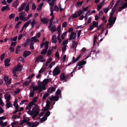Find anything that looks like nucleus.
Returning <instances> with one entry per match:
<instances>
[{
    "instance_id": "obj_57",
    "label": "nucleus",
    "mask_w": 127,
    "mask_h": 127,
    "mask_svg": "<svg viewBox=\"0 0 127 127\" xmlns=\"http://www.w3.org/2000/svg\"><path fill=\"white\" fill-rule=\"evenodd\" d=\"M36 9V5H35L34 3H33L32 5V10H35Z\"/></svg>"
},
{
    "instance_id": "obj_54",
    "label": "nucleus",
    "mask_w": 127,
    "mask_h": 127,
    "mask_svg": "<svg viewBox=\"0 0 127 127\" xmlns=\"http://www.w3.org/2000/svg\"><path fill=\"white\" fill-rule=\"evenodd\" d=\"M20 116L18 115H14L12 116V119L13 120H16V119H20Z\"/></svg>"
},
{
    "instance_id": "obj_22",
    "label": "nucleus",
    "mask_w": 127,
    "mask_h": 127,
    "mask_svg": "<svg viewBox=\"0 0 127 127\" xmlns=\"http://www.w3.org/2000/svg\"><path fill=\"white\" fill-rule=\"evenodd\" d=\"M31 82H32V80L30 79L29 81H26L24 82L23 83V84L24 86H29V85H30V83H31Z\"/></svg>"
},
{
    "instance_id": "obj_39",
    "label": "nucleus",
    "mask_w": 127,
    "mask_h": 127,
    "mask_svg": "<svg viewBox=\"0 0 127 127\" xmlns=\"http://www.w3.org/2000/svg\"><path fill=\"white\" fill-rule=\"evenodd\" d=\"M15 17V13H11L9 15V19H11L12 18H14Z\"/></svg>"
},
{
    "instance_id": "obj_32",
    "label": "nucleus",
    "mask_w": 127,
    "mask_h": 127,
    "mask_svg": "<svg viewBox=\"0 0 127 127\" xmlns=\"http://www.w3.org/2000/svg\"><path fill=\"white\" fill-rule=\"evenodd\" d=\"M30 49H31V50H33V49H34V42H31L30 43Z\"/></svg>"
},
{
    "instance_id": "obj_42",
    "label": "nucleus",
    "mask_w": 127,
    "mask_h": 127,
    "mask_svg": "<svg viewBox=\"0 0 127 127\" xmlns=\"http://www.w3.org/2000/svg\"><path fill=\"white\" fill-rule=\"evenodd\" d=\"M56 30H57L56 26L55 25L53 27H52L51 29V31L52 32H55Z\"/></svg>"
},
{
    "instance_id": "obj_37",
    "label": "nucleus",
    "mask_w": 127,
    "mask_h": 127,
    "mask_svg": "<svg viewBox=\"0 0 127 127\" xmlns=\"http://www.w3.org/2000/svg\"><path fill=\"white\" fill-rule=\"evenodd\" d=\"M47 120V117H43L40 120V122L41 123H43V122H45Z\"/></svg>"
},
{
    "instance_id": "obj_49",
    "label": "nucleus",
    "mask_w": 127,
    "mask_h": 127,
    "mask_svg": "<svg viewBox=\"0 0 127 127\" xmlns=\"http://www.w3.org/2000/svg\"><path fill=\"white\" fill-rule=\"evenodd\" d=\"M55 64V62H52L50 64L49 68H50V69H51V68H52V67H53V66H54Z\"/></svg>"
},
{
    "instance_id": "obj_6",
    "label": "nucleus",
    "mask_w": 127,
    "mask_h": 127,
    "mask_svg": "<svg viewBox=\"0 0 127 127\" xmlns=\"http://www.w3.org/2000/svg\"><path fill=\"white\" fill-rule=\"evenodd\" d=\"M41 62L42 63H44L45 62L46 60H44V56L41 55L37 57L35 60V63H38V62Z\"/></svg>"
},
{
    "instance_id": "obj_30",
    "label": "nucleus",
    "mask_w": 127,
    "mask_h": 127,
    "mask_svg": "<svg viewBox=\"0 0 127 127\" xmlns=\"http://www.w3.org/2000/svg\"><path fill=\"white\" fill-rule=\"evenodd\" d=\"M22 23V21H19L16 24L15 26V29H17V28H18V26H19V25H20V24H21Z\"/></svg>"
},
{
    "instance_id": "obj_2",
    "label": "nucleus",
    "mask_w": 127,
    "mask_h": 127,
    "mask_svg": "<svg viewBox=\"0 0 127 127\" xmlns=\"http://www.w3.org/2000/svg\"><path fill=\"white\" fill-rule=\"evenodd\" d=\"M26 123V125L28 126V127H36L37 125L36 124L34 123H31V122H29L28 120L26 119H24L21 123L19 124L20 126H21V125H23V124Z\"/></svg>"
},
{
    "instance_id": "obj_56",
    "label": "nucleus",
    "mask_w": 127,
    "mask_h": 127,
    "mask_svg": "<svg viewBox=\"0 0 127 127\" xmlns=\"http://www.w3.org/2000/svg\"><path fill=\"white\" fill-rule=\"evenodd\" d=\"M35 76V74L32 73L31 75H30L28 77L27 79H31L32 78H33Z\"/></svg>"
},
{
    "instance_id": "obj_20",
    "label": "nucleus",
    "mask_w": 127,
    "mask_h": 127,
    "mask_svg": "<svg viewBox=\"0 0 127 127\" xmlns=\"http://www.w3.org/2000/svg\"><path fill=\"white\" fill-rule=\"evenodd\" d=\"M52 51H53V48H52L51 47H50L48 51V52H47V54L46 56L48 57H49V56H50L51 55V53H52Z\"/></svg>"
},
{
    "instance_id": "obj_16",
    "label": "nucleus",
    "mask_w": 127,
    "mask_h": 127,
    "mask_svg": "<svg viewBox=\"0 0 127 127\" xmlns=\"http://www.w3.org/2000/svg\"><path fill=\"white\" fill-rule=\"evenodd\" d=\"M41 22L44 24H47L49 22V20L47 18H41Z\"/></svg>"
},
{
    "instance_id": "obj_59",
    "label": "nucleus",
    "mask_w": 127,
    "mask_h": 127,
    "mask_svg": "<svg viewBox=\"0 0 127 127\" xmlns=\"http://www.w3.org/2000/svg\"><path fill=\"white\" fill-rule=\"evenodd\" d=\"M15 68L18 71H21V65H17Z\"/></svg>"
},
{
    "instance_id": "obj_61",
    "label": "nucleus",
    "mask_w": 127,
    "mask_h": 127,
    "mask_svg": "<svg viewBox=\"0 0 127 127\" xmlns=\"http://www.w3.org/2000/svg\"><path fill=\"white\" fill-rule=\"evenodd\" d=\"M17 40V36H16L14 38H11L10 40V41H16Z\"/></svg>"
},
{
    "instance_id": "obj_40",
    "label": "nucleus",
    "mask_w": 127,
    "mask_h": 127,
    "mask_svg": "<svg viewBox=\"0 0 127 127\" xmlns=\"http://www.w3.org/2000/svg\"><path fill=\"white\" fill-rule=\"evenodd\" d=\"M83 12L84 11L83 10H81V9H80L78 11H77V15L78 16H80L81 14H83Z\"/></svg>"
},
{
    "instance_id": "obj_23",
    "label": "nucleus",
    "mask_w": 127,
    "mask_h": 127,
    "mask_svg": "<svg viewBox=\"0 0 127 127\" xmlns=\"http://www.w3.org/2000/svg\"><path fill=\"white\" fill-rule=\"evenodd\" d=\"M85 64H86V61L82 60L78 63L77 66H81L85 65Z\"/></svg>"
},
{
    "instance_id": "obj_52",
    "label": "nucleus",
    "mask_w": 127,
    "mask_h": 127,
    "mask_svg": "<svg viewBox=\"0 0 127 127\" xmlns=\"http://www.w3.org/2000/svg\"><path fill=\"white\" fill-rule=\"evenodd\" d=\"M55 56L57 58H58V60L60 59V57L59 56V52L58 51L55 53Z\"/></svg>"
},
{
    "instance_id": "obj_8",
    "label": "nucleus",
    "mask_w": 127,
    "mask_h": 127,
    "mask_svg": "<svg viewBox=\"0 0 127 127\" xmlns=\"http://www.w3.org/2000/svg\"><path fill=\"white\" fill-rule=\"evenodd\" d=\"M60 72L61 70L60 69H59V67H56L53 71V76H57V75L60 74Z\"/></svg>"
},
{
    "instance_id": "obj_10",
    "label": "nucleus",
    "mask_w": 127,
    "mask_h": 127,
    "mask_svg": "<svg viewBox=\"0 0 127 127\" xmlns=\"http://www.w3.org/2000/svg\"><path fill=\"white\" fill-rule=\"evenodd\" d=\"M73 39V40H75L76 39V33L74 32H72L70 33V35H69V38L68 39L69 40H72Z\"/></svg>"
},
{
    "instance_id": "obj_44",
    "label": "nucleus",
    "mask_w": 127,
    "mask_h": 127,
    "mask_svg": "<svg viewBox=\"0 0 127 127\" xmlns=\"http://www.w3.org/2000/svg\"><path fill=\"white\" fill-rule=\"evenodd\" d=\"M34 96V91H30L29 98H33Z\"/></svg>"
},
{
    "instance_id": "obj_17",
    "label": "nucleus",
    "mask_w": 127,
    "mask_h": 127,
    "mask_svg": "<svg viewBox=\"0 0 127 127\" xmlns=\"http://www.w3.org/2000/svg\"><path fill=\"white\" fill-rule=\"evenodd\" d=\"M30 54H31V51H25L23 53V56H24V58H26V57H27V56H29V55H30Z\"/></svg>"
},
{
    "instance_id": "obj_45",
    "label": "nucleus",
    "mask_w": 127,
    "mask_h": 127,
    "mask_svg": "<svg viewBox=\"0 0 127 127\" xmlns=\"http://www.w3.org/2000/svg\"><path fill=\"white\" fill-rule=\"evenodd\" d=\"M100 18L103 20L104 23H107V20L106 19V17H105L104 15H103V17H100Z\"/></svg>"
},
{
    "instance_id": "obj_55",
    "label": "nucleus",
    "mask_w": 127,
    "mask_h": 127,
    "mask_svg": "<svg viewBox=\"0 0 127 127\" xmlns=\"http://www.w3.org/2000/svg\"><path fill=\"white\" fill-rule=\"evenodd\" d=\"M25 11L26 12H28L29 11V4L28 3L25 7Z\"/></svg>"
},
{
    "instance_id": "obj_15",
    "label": "nucleus",
    "mask_w": 127,
    "mask_h": 127,
    "mask_svg": "<svg viewBox=\"0 0 127 127\" xmlns=\"http://www.w3.org/2000/svg\"><path fill=\"white\" fill-rule=\"evenodd\" d=\"M9 6V4H7L6 6H3L1 8V11H4V10H6L8 11V10H10V8L9 7H8Z\"/></svg>"
},
{
    "instance_id": "obj_43",
    "label": "nucleus",
    "mask_w": 127,
    "mask_h": 127,
    "mask_svg": "<svg viewBox=\"0 0 127 127\" xmlns=\"http://www.w3.org/2000/svg\"><path fill=\"white\" fill-rule=\"evenodd\" d=\"M66 34H67V32H65L64 33L62 34L61 38L63 40H64V39H65V36Z\"/></svg>"
},
{
    "instance_id": "obj_13",
    "label": "nucleus",
    "mask_w": 127,
    "mask_h": 127,
    "mask_svg": "<svg viewBox=\"0 0 127 127\" xmlns=\"http://www.w3.org/2000/svg\"><path fill=\"white\" fill-rule=\"evenodd\" d=\"M9 62H10V59L7 58L4 60V63L5 67H9V66H10Z\"/></svg>"
},
{
    "instance_id": "obj_51",
    "label": "nucleus",
    "mask_w": 127,
    "mask_h": 127,
    "mask_svg": "<svg viewBox=\"0 0 127 127\" xmlns=\"http://www.w3.org/2000/svg\"><path fill=\"white\" fill-rule=\"evenodd\" d=\"M47 53V51L44 49H43L42 51L41 52L42 55H45Z\"/></svg>"
},
{
    "instance_id": "obj_4",
    "label": "nucleus",
    "mask_w": 127,
    "mask_h": 127,
    "mask_svg": "<svg viewBox=\"0 0 127 127\" xmlns=\"http://www.w3.org/2000/svg\"><path fill=\"white\" fill-rule=\"evenodd\" d=\"M33 91L34 92V91H39V93H41L42 92V90H43L42 88V85L38 83V86H33L32 87Z\"/></svg>"
},
{
    "instance_id": "obj_34",
    "label": "nucleus",
    "mask_w": 127,
    "mask_h": 127,
    "mask_svg": "<svg viewBox=\"0 0 127 127\" xmlns=\"http://www.w3.org/2000/svg\"><path fill=\"white\" fill-rule=\"evenodd\" d=\"M48 96H49V93H45L42 98V101H44L46 99V98L48 97Z\"/></svg>"
},
{
    "instance_id": "obj_26",
    "label": "nucleus",
    "mask_w": 127,
    "mask_h": 127,
    "mask_svg": "<svg viewBox=\"0 0 127 127\" xmlns=\"http://www.w3.org/2000/svg\"><path fill=\"white\" fill-rule=\"evenodd\" d=\"M43 4H44V3H43V2L39 4L38 5V7L37 8V10H41V9H42V6H43Z\"/></svg>"
},
{
    "instance_id": "obj_25",
    "label": "nucleus",
    "mask_w": 127,
    "mask_h": 127,
    "mask_svg": "<svg viewBox=\"0 0 127 127\" xmlns=\"http://www.w3.org/2000/svg\"><path fill=\"white\" fill-rule=\"evenodd\" d=\"M116 10H117V8H114V7H113V9H112V12L110 14V18H111V17L113 18V15H114V13H115V12L116 11Z\"/></svg>"
},
{
    "instance_id": "obj_46",
    "label": "nucleus",
    "mask_w": 127,
    "mask_h": 127,
    "mask_svg": "<svg viewBox=\"0 0 127 127\" xmlns=\"http://www.w3.org/2000/svg\"><path fill=\"white\" fill-rule=\"evenodd\" d=\"M10 84H11V80L10 79H8L6 82V86L8 88V86Z\"/></svg>"
},
{
    "instance_id": "obj_18",
    "label": "nucleus",
    "mask_w": 127,
    "mask_h": 127,
    "mask_svg": "<svg viewBox=\"0 0 127 127\" xmlns=\"http://www.w3.org/2000/svg\"><path fill=\"white\" fill-rule=\"evenodd\" d=\"M55 90H56V88L54 87H50L48 89V92L49 94H52L53 92H55Z\"/></svg>"
},
{
    "instance_id": "obj_7",
    "label": "nucleus",
    "mask_w": 127,
    "mask_h": 127,
    "mask_svg": "<svg viewBox=\"0 0 127 127\" xmlns=\"http://www.w3.org/2000/svg\"><path fill=\"white\" fill-rule=\"evenodd\" d=\"M33 106H35L36 110H37V105L32 102V101L30 102L28 106H26V110H31V107H33Z\"/></svg>"
},
{
    "instance_id": "obj_60",
    "label": "nucleus",
    "mask_w": 127,
    "mask_h": 127,
    "mask_svg": "<svg viewBox=\"0 0 127 127\" xmlns=\"http://www.w3.org/2000/svg\"><path fill=\"white\" fill-rule=\"evenodd\" d=\"M38 99V97H34L33 99H32V103H36V102H37V99Z\"/></svg>"
},
{
    "instance_id": "obj_58",
    "label": "nucleus",
    "mask_w": 127,
    "mask_h": 127,
    "mask_svg": "<svg viewBox=\"0 0 127 127\" xmlns=\"http://www.w3.org/2000/svg\"><path fill=\"white\" fill-rule=\"evenodd\" d=\"M83 2H84V1H81L79 2H77L76 3L77 5H78V6H81V5H82V4H83Z\"/></svg>"
},
{
    "instance_id": "obj_41",
    "label": "nucleus",
    "mask_w": 127,
    "mask_h": 127,
    "mask_svg": "<svg viewBox=\"0 0 127 127\" xmlns=\"http://www.w3.org/2000/svg\"><path fill=\"white\" fill-rule=\"evenodd\" d=\"M109 8H110V6H109V7H107L106 8H103L104 12H105V13H108V11H109Z\"/></svg>"
},
{
    "instance_id": "obj_63",
    "label": "nucleus",
    "mask_w": 127,
    "mask_h": 127,
    "mask_svg": "<svg viewBox=\"0 0 127 127\" xmlns=\"http://www.w3.org/2000/svg\"><path fill=\"white\" fill-rule=\"evenodd\" d=\"M68 40H69V39H67V40L63 41V44L64 46H65V45H66V44H68Z\"/></svg>"
},
{
    "instance_id": "obj_33",
    "label": "nucleus",
    "mask_w": 127,
    "mask_h": 127,
    "mask_svg": "<svg viewBox=\"0 0 127 127\" xmlns=\"http://www.w3.org/2000/svg\"><path fill=\"white\" fill-rule=\"evenodd\" d=\"M20 48H21V46H18L16 48V54H18V53H19L18 51H20Z\"/></svg>"
},
{
    "instance_id": "obj_21",
    "label": "nucleus",
    "mask_w": 127,
    "mask_h": 127,
    "mask_svg": "<svg viewBox=\"0 0 127 127\" xmlns=\"http://www.w3.org/2000/svg\"><path fill=\"white\" fill-rule=\"evenodd\" d=\"M31 23V20H29L24 24V25H23V27H24V28L25 27L26 28V27H27L28 25H29V24H30Z\"/></svg>"
},
{
    "instance_id": "obj_24",
    "label": "nucleus",
    "mask_w": 127,
    "mask_h": 127,
    "mask_svg": "<svg viewBox=\"0 0 127 127\" xmlns=\"http://www.w3.org/2000/svg\"><path fill=\"white\" fill-rule=\"evenodd\" d=\"M77 42L75 41H72L71 48H74V47H77Z\"/></svg>"
},
{
    "instance_id": "obj_31",
    "label": "nucleus",
    "mask_w": 127,
    "mask_h": 127,
    "mask_svg": "<svg viewBox=\"0 0 127 127\" xmlns=\"http://www.w3.org/2000/svg\"><path fill=\"white\" fill-rule=\"evenodd\" d=\"M52 61V58H50V59L49 60H48L46 62V66H48V64L50 63H51Z\"/></svg>"
},
{
    "instance_id": "obj_38",
    "label": "nucleus",
    "mask_w": 127,
    "mask_h": 127,
    "mask_svg": "<svg viewBox=\"0 0 127 127\" xmlns=\"http://www.w3.org/2000/svg\"><path fill=\"white\" fill-rule=\"evenodd\" d=\"M21 89L19 88H18L16 89V90L14 92L15 95H17V94H19L20 93Z\"/></svg>"
},
{
    "instance_id": "obj_27",
    "label": "nucleus",
    "mask_w": 127,
    "mask_h": 127,
    "mask_svg": "<svg viewBox=\"0 0 127 127\" xmlns=\"http://www.w3.org/2000/svg\"><path fill=\"white\" fill-rule=\"evenodd\" d=\"M19 17L20 20H22V21H26L25 20L26 19L25 16L19 15Z\"/></svg>"
},
{
    "instance_id": "obj_3",
    "label": "nucleus",
    "mask_w": 127,
    "mask_h": 127,
    "mask_svg": "<svg viewBox=\"0 0 127 127\" xmlns=\"http://www.w3.org/2000/svg\"><path fill=\"white\" fill-rule=\"evenodd\" d=\"M48 83H49V79L48 78L45 79L43 82L40 81V80L38 81V83L42 85L43 90H45V87H46V85H47Z\"/></svg>"
},
{
    "instance_id": "obj_12",
    "label": "nucleus",
    "mask_w": 127,
    "mask_h": 127,
    "mask_svg": "<svg viewBox=\"0 0 127 127\" xmlns=\"http://www.w3.org/2000/svg\"><path fill=\"white\" fill-rule=\"evenodd\" d=\"M25 6H26V3L24 2L23 4H22L20 7L18 8V11L19 12H21V11H22L24 8H25Z\"/></svg>"
},
{
    "instance_id": "obj_9",
    "label": "nucleus",
    "mask_w": 127,
    "mask_h": 127,
    "mask_svg": "<svg viewBox=\"0 0 127 127\" xmlns=\"http://www.w3.org/2000/svg\"><path fill=\"white\" fill-rule=\"evenodd\" d=\"M60 77L61 81H64V82H67L68 76L67 75L66 76L65 75V74H64V73H63L60 74Z\"/></svg>"
},
{
    "instance_id": "obj_1",
    "label": "nucleus",
    "mask_w": 127,
    "mask_h": 127,
    "mask_svg": "<svg viewBox=\"0 0 127 127\" xmlns=\"http://www.w3.org/2000/svg\"><path fill=\"white\" fill-rule=\"evenodd\" d=\"M29 110L27 111V114L32 116V119H35L37 116L39 115V110H36V107H33L32 109H29Z\"/></svg>"
},
{
    "instance_id": "obj_35",
    "label": "nucleus",
    "mask_w": 127,
    "mask_h": 127,
    "mask_svg": "<svg viewBox=\"0 0 127 127\" xmlns=\"http://www.w3.org/2000/svg\"><path fill=\"white\" fill-rule=\"evenodd\" d=\"M6 106L9 109L10 107H12V104H11V103L9 101H7L6 103Z\"/></svg>"
},
{
    "instance_id": "obj_28",
    "label": "nucleus",
    "mask_w": 127,
    "mask_h": 127,
    "mask_svg": "<svg viewBox=\"0 0 127 127\" xmlns=\"http://www.w3.org/2000/svg\"><path fill=\"white\" fill-rule=\"evenodd\" d=\"M12 6L13 7H15V8H16L17 6H18V2L17 1H15L12 5Z\"/></svg>"
},
{
    "instance_id": "obj_48",
    "label": "nucleus",
    "mask_w": 127,
    "mask_h": 127,
    "mask_svg": "<svg viewBox=\"0 0 127 127\" xmlns=\"http://www.w3.org/2000/svg\"><path fill=\"white\" fill-rule=\"evenodd\" d=\"M103 15H104V12L102 10H100L99 13V18L103 17Z\"/></svg>"
},
{
    "instance_id": "obj_53",
    "label": "nucleus",
    "mask_w": 127,
    "mask_h": 127,
    "mask_svg": "<svg viewBox=\"0 0 127 127\" xmlns=\"http://www.w3.org/2000/svg\"><path fill=\"white\" fill-rule=\"evenodd\" d=\"M4 56H5V54H3L0 56V59L1 61H3V59H4Z\"/></svg>"
},
{
    "instance_id": "obj_64",
    "label": "nucleus",
    "mask_w": 127,
    "mask_h": 127,
    "mask_svg": "<svg viewBox=\"0 0 127 127\" xmlns=\"http://www.w3.org/2000/svg\"><path fill=\"white\" fill-rule=\"evenodd\" d=\"M54 10H56L57 12H58V11H59V7H58V5H55Z\"/></svg>"
},
{
    "instance_id": "obj_11",
    "label": "nucleus",
    "mask_w": 127,
    "mask_h": 127,
    "mask_svg": "<svg viewBox=\"0 0 127 127\" xmlns=\"http://www.w3.org/2000/svg\"><path fill=\"white\" fill-rule=\"evenodd\" d=\"M105 1L106 0H102L98 5H97L98 7L97 10L98 11L100 10V9H101V8H102V7H103V5H104V3H105Z\"/></svg>"
},
{
    "instance_id": "obj_19",
    "label": "nucleus",
    "mask_w": 127,
    "mask_h": 127,
    "mask_svg": "<svg viewBox=\"0 0 127 127\" xmlns=\"http://www.w3.org/2000/svg\"><path fill=\"white\" fill-rule=\"evenodd\" d=\"M31 42H39V40L37 39V37L36 36H34L31 38Z\"/></svg>"
},
{
    "instance_id": "obj_5",
    "label": "nucleus",
    "mask_w": 127,
    "mask_h": 127,
    "mask_svg": "<svg viewBox=\"0 0 127 127\" xmlns=\"http://www.w3.org/2000/svg\"><path fill=\"white\" fill-rule=\"evenodd\" d=\"M92 24L88 28V30H90V31H92V30L94 29V28L98 27V26H99V22L98 21H93Z\"/></svg>"
},
{
    "instance_id": "obj_29",
    "label": "nucleus",
    "mask_w": 127,
    "mask_h": 127,
    "mask_svg": "<svg viewBox=\"0 0 127 127\" xmlns=\"http://www.w3.org/2000/svg\"><path fill=\"white\" fill-rule=\"evenodd\" d=\"M108 21L109 22L110 26H112V25H113V24H114V23L113 22V18H112V17L110 18V17H109Z\"/></svg>"
},
{
    "instance_id": "obj_62",
    "label": "nucleus",
    "mask_w": 127,
    "mask_h": 127,
    "mask_svg": "<svg viewBox=\"0 0 127 127\" xmlns=\"http://www.w3.org/2000/svg\"><path fill=\"white\" fill-rule=\"evenodd\" d=\"M29 45V42L28 41H25V43L24 44V47H26V46H28Z\"/></svg>"
},
{
    "instance_id": "obj_50",
    "label": "nucleus",
    "mask_w": 127,
    "mask_h": 127,
    "mask_svg": "<svg viewBox=\"0 0 127 127\" xmlns=\"http://www.w3.org/2000/svg\"><path fill=\"white\" fill-rule=\"evenodd\" d=\"M97 35H94V38H93V45H95L96 43V41H97Z\"/></svg>"
},
{
    "instance_id": "obj_14",
    "label": "nucleus",
    "mask_w": 127,
    "mask_h": 127,
    "mask_svg": "<svg viewBox=\"0 0 127 127\" xmlns=\"http://www.w3.org/2000/svg\"><path fill=\"white\" fill-rule=\"evenodd\" d=\"M50 108V101L49 100H47L46 101V106L44 108L45 111H48L49 110V108Z\"/></svg>"
},
{
    "instance_id": "obj_36",
    "label": "nucleus",
    "mask_w": 127,
    "mask_h": 127,
    "mask_svg": "<svg viewBox=\"0 0 127 127\" xmlns=\"http://www.w3.org/2000/svg\"><path fill=\"white\" fill-rule=\"evenodd\" d=\"M45 70H46V67H42L41 69L39 71V74H41V73L45 72Z\"/></svg>"
},
{
    "instance_id": "obj_47",
    "label": "nucleus",
    "mask_w": 127,
    "mask_h": 127,
    "mask_svg": "<svg viewBox=\"0 0 127 127\" xmlns=\"http://www.w3.org/2000/svg\"><path fill=\"white\" fill-rule=\"evenodd\" d=\"M36 23V20L35 18H33L32 22H31V25H35Z\"/></svg>"
}]
</instances>
